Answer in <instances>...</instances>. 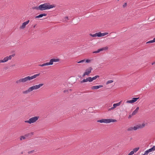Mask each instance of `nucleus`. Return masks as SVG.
Segmentation results:
<instances>
[{
  "label": "nucleus",
  "mask_w": 155,
  "mask_h": 155,
  "mask_svg": "<svg viewBox=\"0 0 155 155\" xmlns=\"http://www.w3.org/2000/svg\"><path fill=\"white\" fill-rule=\"evenodd\" d=\"M55 7L54 4L50 5L49 3H45L39 5L40 10L43 11Z\"/></svg>",
  "instance_id": "nucleus-1"
},
{
  "label": "nucleus",
  "mask_w": 155,
  "mask_h": 155,
  "mask_svg": "<svg viewBox=\"0 0 155 155\" xmlns=\"http://www.w3.org/2000/svg\"><path fill=\"white\" fill-rule=\"evenodd\" d=\"M43 85V84L41 83L39 84L38 85L32 86L29 88L27 90L23 91V93L25 94H27L34 90H37L39 89Z\"/></svg>",
  "instance_id": "nucleus-2"
},
{
  "label": "nucleus",
  "mask_w": 155,
  "mask_h": 155,
  "mask_svg": "<svg viewBox=\"0 0 155 155\" xmlns=\"http://www.w3.org/2000/svg\"><path fill=\"white\" fill-rule=\"evenodd\" d=\"M145 126V124L144 123L142 124H139L136 125L135 126H134L133 127H130L128 128L127 130L128 131H132L133 130H136L137 129L143 128Z\"/></svg>",
  "instance_id": "nucleus-3"
},
{
  "label": "nucleus",
  "mask_w": 155,
  "mask_h": 155,
  "mask_svg": "<svg viewBox=\"0 0 155 155\" xmlns=\"http://www.w3.org/2000/svg\"><path fill=\"white\" fill-rule=\"evenodd\" d=\"M117 120L115 119H102L101 120H98L97 121L98 122L100 123H109L110 122H117Z\"/></svg>",
  "instance_id": "nucleus-4"
},
{
  "label": "nucleus",
  "mask_w": 155,
  "mask_h": 155,
  "mask_svg": "<svg viewBox=\"0 0 155 155\" xmlns=\"http://www.w3.org/2000/svg\"><path fill=\"white\" fill-rule=\"evenodd\" d=\"M39 116H35L30 118L28 120H25V122L28 123L29 124L34 123L36 122L39 118Z\"/></svg>",
  "instance_id": "nucleus-5"
},
{
  "label": "nucleus",
  "mask_w": 155,
  "mask_h": 155,
  "mask_svg": "<svg viewBox=\"0 0 155 155\" xmlns=\"http://www.w3.org/2000/svg\"><path fill=\"white\" fill-rule=\"evenodd\" d=\"M40 74V73L35 74L31 76H28L24 78L25 82H26L28 81H30L31 80L36 78Z\"/></svg>",
  "instance_id": "nucleus-6"
},
{
  "label": "nucleus",
  "mask_w": 155,
  "mask_h": 155,
  "mask_svg": "<svg viewBox=\"0 0 155 155\" xmlns=\"http://www.w3.org/2000/svg\"><path fill=\"white\" fill-rule=\"evenodd\" d=\"M15 56V54H13L12 55L5 57L3 59L0 60V63L7 61L8 60H11L12 58V57H13Z\"/></svg>",
  "instance_id": "nucleus-7"
},
{
  "label": "nucleus",
  "mask_w": 155,
  "mask_h": 155,
  "mask_svg": "<svg viewBox=\"0 0 155 155\" xmlns=\"http://www.w3.org/2000/svg\"><path fill=\"white\" fill-rule=\"evenodd\" d=\"M92 70V68L91 67H90L88 68L86 70L85 72L82 75V77H84L85 75L88 76L89 74L91 72V71Z\"/></svg>",
  "instance_id": "nucleus-8"
},
{
  "label": "nucleus",
  "mask_w": 155,
  "mask_h": 155,
  "mask_svg": "<svg viewBox=\"0 0 155 155\" xmlns=\"http://www.w3.org/2000/svg\"><path fill=\"white\" fill-rule=\"evenodd\" d=\"M60 59L59 58H52L50 61L49 63L50 65H52L53 64L54 62H57L59 61Z\"/></svg>",
  "instance_id": "nucleus-9"
},
{
  "label": "nucleus",
  "mask_w": 155,
  "mask_h": 155,
  "mask_svg": "<svg viewBox=\"0 0 155 155\" xmlns=\"http://www.w3.org/2000/svg\"><path fill=\"white\" fill-rule=\"evenodd\" d=\"M108 47H103V48L99 49H98L97 51H94L93 52V53H99L101 51H102L104 50H106L108 49Z\"/></svg>",
  "instance_id": "nucleus-10"
},
{
  "label": "nucleus",
  "mask_w": 155,
  "mask_h": 155,
  "mask_svg": "<svg viewBox=\"0 0 155 155\" xmlns=\"http://www.w3.org/2000/svg\"><path fill=\"white\" fill-rule=\"evenodd\" d=\"M139 98V97H134L132 98V100L127 101L126 102V103H132L136 101Z\"/></svg>",
  "instance_id": "nucleus-11"
},
{
  "label": "nucleus",
  "mask_w": 155,
  "mask_h": 155,
  "mask_svg": "<svg viewBox=\"0 0 155 155\" xmlns=\"http://www.w3.org/2000/svg\"><path fill=\"white\" fill-rule=\"evenodd\" d=\"M29 20H28L24 22L22 24L21 26H20V29H24L26 26V25H27L29 22Z\"/></svg>",
  "instance_id": "nucleus-12"
},
{
  "label": "nucleus",
  "mask_w": 155,
  "mask_h": 155,
  "mask_svg": "<svg viewBox=\"0 0 155 155\" xmlns=\"http://www.w3.org/2000/svg\"><path fill=\"white\" fill-rule=\"evenodd\" d=\"M25 80L24 78H21L19 80H18L16 81V83L17 84H20L21 82L25 83Z\"/></svg>",
  "instance_id": "nucleus-13"
},
{
  "label": "nucleus",
  "mask_w": 155,
  "mask_h": 155,
  "mask_svg": "<svg viewBox=\"0 0 155 155\" xmlns=\"http://www.w3.org/2000/svg\"><path fill=\"white\" fill-rule=\"evenodd\" d=\"M103 87L102 85H99L97 86H94L91 87V89L92 90H95L99 89L100 88L102 87Z\"/></svg>",
  "instance_id": "nucleus-14"
},
{
  "label": "nucleus",
  "mask_w": 155,
  "mask_h": 155,
  "mask_svg": "<svg viewBox=\"0 0 155 155\" xmlns=\"http://www.w3.org/2000/svg\"><path fill=\"white\" fill-rule=\"evenodd\" d=\"M47 14H46L44 13L40 14L39 15L36 16L35 18H42L43 16H46Z\"/></svg>",
  "instance_id": "nucleus-15"
},
{
  "label": "nucleus",
  "mask_w": 155,
  "mask_h": 155,
  "mask_svg": "<svg viewBox=\"0 0 155 155\" xmlns=\"http://www.w3.org/2000/svg\"><path fill=\"white\" fill-rule=\"evenodd\" d=\"M121 102L122 101H120L117 103L114 104L113 105V107H114V108H115L116 107L120 106L121 103Z\"/></svg>",
  "instance_id": "nucleus-16"
},
{
  "label": "nucleus",
  "mask_w": 155,
  "mask_h": 155,
  "mask_svg": "<svg viewBox=\"0 0 155 155\" xmlns=\"http://www.w3.org/2000/svg\"><path fill=\"white\" fill-rule=\"evenodd\" d=\"M149 152H152L155 150V146H153V147L148 150Z\"/></svg>",
  "instance_id": "nucleus-17"
},
{
  "label": "nucleus",
  "mask_w": 155,
  "mask_h": 155,
  "mask_svg": "<svg viewBox=\"0 0 155 155\" xmlns=\"http://www.w3.org/2000/svg\"><path fill=\"white\" fill-rule=\"evenodd\" d=\"M50 65L49 63V62H47L45 63H44L42 64L39 65V66L41 67H43L45 66H48Z\"/></svg>",
  "instance_id": "nucleus-18"
},
{
  "label": "nucleus",
  "mask_w": 155,
  "mask_h": 155,
  "mask_svg": "<svg viewBox=\"0 0 155 155\" xmlns=\"http://www.w3.org/2000/svg\"><path fill=\"white\" fill-rule=\"evenodd\" d=\"M33 132H31L30 133H28L27 134H26L25 135V137H28V136H30L31 135H33Z\"/></svg>",
  "instance_id": "nucleus-19"
},
{
  "label": "nucleus",
  "mask_w": 155,
  "mask_h": 155,
  "mask_svg": "<svg viewBox=\"0 0 155 155\" xmlns=\"http://www.w3.org/2000/svg\"><path fill=\"white\" fill-rule=\"evenodd\" d=\"M88 81V78H86V79H84L83 80L81 81V83H83L85 82Z\"/></svg>",
  "instance_id": "nucleus-20"
},
{
  "label": "nucleus",
  "mask_w": 155,
  "mask_h": 155,
  "mask_svg": "<svg viewBox=\"0 0 155 155\" xmlns=\"http://www.w3.org/2000/svg\"><path fill=\"white\" fill-rule=\"evenodd\" d=\"M139 147L135 148L133 149V150H132V151H134V152H137L139 150Z\"/></svg>",
  "instance_id": "nucleus-21"
},
{
  "label": "nucleus",
  "mask_w": 155,
  "mask_h": 155,
  "mask_svg": "<svg viewBox=\"0 0 155 155\" xmlns=\"http://www.w3.org/2000/svg\"><path fill=\"white\" fill-rule=\"evenodd\" d=\"M96 34L97 35V36L98 37H101V32H99L98 33H96Z\"/></svg>",
  "instance_id": "nucleus-22"
},
{
  "label": "nucleus",
  "mask_w": 155,
  "mask_h": 155,
  "mask_svg": "<svg viewBox=\"0 0 155 155\" xmlns=\"http://www.w3.org/2000/svg\"><path fill=\"white\" fill-rule=\"evenodd\" d=\"M99 75H97L95 76L94 77L92 78V79L93 81L94 80H95L97 78H99Z\"/></svg>",
  "instance_id": "nucleus-23"
},
{
  "label": "nucleus",
  "mask_w": 155,
  "mask_h": 155,
  "mask_svg": "<svg viewBox=\"0 0 155 155\" xmlns=\"http://www.w3.org/2000/svg\"><path fill=\"white\" fill-rule=\"evenodd\" d=\"M114 81L112 80H109L108 81H107V82L106 83V84H109L113 82Z\"/></svg>",
  "instance_id": "nucleus-24"
},
{
  "label": "nucleus",
  "mask_w": 155,
  "mask_h": 155,
  "mask_svg": "<svg viewBox=\"0 0 155 155\" xmlns=\"http://www.w3.org/2000/svg\"><path fill=\"white\" fill-rule=\"evenodd\" d=\"M155 41L154 40V39H153V40H150V41L148 42H147L146 43L147 44V43H153V42H154Z\"/></svg>",
  "instance_id": "nucleus-25"
},
{
  "label": "nucleus",
  "mask_w": 155,
  "mask_h": 155,
  "mask_svg": "<svg viewBox=\"0 0 155 155\" xmlns=\"http://www.w3.org/2000/svg\"><path fill=\"white\" fill-rule=\"evenodd\" d=\"M39 5L38 6H36L33 8V9H35L37 10H40Z\"/></svg>",
  "instance_id": "nucleus-26"
},
{
  "label": "nucleus",
  "mask_w": 155,
  "mask_h": 155,
  "mask_svg": "<svg viewBox=\"0 0 155 155\" xmlns=\"http://www.w3.org/2000/svg\"><path fill=\"white\" fill-rule=\"evenodd\" d=\"M88 81L89 82H91L93 81L91 77H89L88 78Z\"/></svg>",
  "instance_id": "nucleus-27"
},
{
  "label": "nucleus",
  "mask_w": 155,
  "mask_h": 155,
  "mask_svg": "<svg viewBox=\"0 0 155 155\" xmlns=\"http://www.w3.org/2000/svg\"><path fill=\"white\" fill-rule=\"evenodd\" d=\"M137 112L135 110L131 114V115L133 116L135 115Z\"/></svg>",
  "instance_id": "nucleus-28"
},
{
  "label": "nucleus",
  "mask_w": 155,
  "mask_h": 155,
  "mask_svg": "<svg viewBox=\"0 0 155 155\" xmlns=\"http://www.w3.org/2000/svg\"><path fill=\"white\" fill-rule=\"evenodd\" d=\"M25 138H25V136H21L20 137V140H25Z\"/></svg>",
  "instance_id": "nucleus-29"
},
{
  "label": "nucleus",
  "mask_w": 155,
  "mask_h": 155,
  "mask_svg": "<svg viewBox=\"0 0 155 155\" xmlns=\"http://www.w3.org/2000/svg\"><path fill=\"white\" fill-rule=\"evenodd\" d=\"M85 59H84V60H81L80 61L78 62L77 63H83V62H85Z\"/></svg>",
  "instance_id": "nucleus-30"
},
{
  "label": "nucleus",
  "mask_w": 155,
  "mask_h": 155,
  "mask_svg": "<svg viewBox=\"0 0 155 155\" xmlns=\"http://www.w3.org/2000/svg\"><path fill=\"white\" fill-rule=\"evenodd\" d=\"M108 34L107 32H105L104 33H101V37L104 36Z\"/></svg>",
  "instance_id": "nucleus-31"
},
{
  "label": "nucleus",
  "mask_w": 155,
  "mask_h": 155,
  "mask_svg": "<svg viewBox=\"0 0 155 155\" xmlns=\"http://www.w3.org/2000/svg\"><path fill=\"white\" fill-rule=\"evenodd\" d=\"M90 36H91V37H97V35L96 34V33L95 34H90Z\"/></svg>",
  "instance_id": "nucleus-32"
},
{
  "label": "nucleus",
  "mask_w": 155,
  "mask_h": 155,
  "mask_svg": "<svg viewBox=\"0 0 155 155\" xmlns=\"http://www.w3.org/2000/svg\"><path fill=\"white\" fill-rule=\"evenodd\" d=\"M85 61L87 63H90L91 61V60H90V59H86V60H85Z\"/></svg>",
  "instance_id": "nucleus-33"
},
{
  "label": "nucleus",
  "mask_w": 155,
  "mask_h": 155,
  "mask_svg": "<svg viewBox=\"0 0 155 155\" xmlns=\"http://www.w3.org/2000/svg\"><path fill=\"white\" fill-rule=\"evenodd\" d=\"M150 153L149 151L147 150L145 151L144 152L145 154H146V155H147L148 154Z\"/></svg>",
  "instance_id": "nucleus-34"
},
{
  "label": "nucleus",
  "mask_w": 155,
  "mask_h": 155,
  "mask_svg": "<svg viewBox=\"0 0 155 155\" xmlns=\"http://www.w3.org/2000/svg\"><path fill=\"white\" fill-rule=\"evenodd\" d=\"M134 154V152L131 151L130 153L128 154V155H132Z\"/></svg>",
  "instance_id": "nucleus-35"
},
{
  "label": "nucleus",
  "mask_w": 155,
  "mask_h": 155,
  "mask_svg": "<svg viewBox=\"0 0 155 155\" xmlns=\"http://www.w3.org/2000/svg\"><path fill=\"white\" fill-rule=\"evenodd\" d=\"M114 108H115L113 106L112 107H111V108H109L108 109V110H109V111L111 110H113Z\"/></svg>",
  "instance_id": "nucleus-36"
},
{
  "label": "nucleus",
  "mask_w": 155,
  "mask_h": 155,
  "mask_svg": "<svg viewBox=\"0 0 155 155\" xmlns=\"http://www.w3.org/2000/svg\"><path fill=\"white\" fill-rule=\"evenodd\" d=\"M68 90H65L63 91L64 93H67L68 92Z\"/></svg>",
  "instance_id": "nucleus-37"
},
{
  "label": "nucleus",
  "mask_w": 155,
  "mask_h": 155,
  "mask_svg": "<svg viewBox=\"0 0 155 155\" xmlns=\"http://www.w3.org/2000/svg\"><path fill=\"white\" fill-rule=\"evenodd\" d=\"M139 107H137L136 108V109H135V110H136V111H137V112L139 110Z\"/></svg>",
  "instance_id": "nucleus-38"
},
{
  "label": "nucleus",
  "mask_w": 155,
  "mask_h": 155,
  "mask_svg": "<svg viewBox=\"0 0 155 155\" xmlns=\"http://www.w3.org/2000/svg\"><path fill=\"white\" fill-rule=\"evenodd\" d=\"M127 5V3H125L123 5V7H125Z\"/></svg>",
  "instance_id": "nucleus-39"
},
{
  "label": "nucleus",
  "mask_w": 155,
  "mask_h": 155,
  "mask_svg": "<svg viewBox=\"0 0 155 155\" xmlns=\"http://www.w3.org/2000/svg\"><path fill=\"white\" fill-rule=\"evenodd\" d=\"M65 18L66 19H67V20H68V17L67 16L65 17Z\"/></svg>",
  "instance_id": "nucleus-40"
},
{
  "label": "nucleus",
  "mask_w": 155,
  "mask_h": 155,
  "mask_svg": "<svg viewBox=\"0 0 155 155\" xmlns=\"http://www.w3.org/2000/svg\"><path fill=\"white\" fill-rule=\"evenodd\" d=\"M155 64V62H153L152 63V65H154Z\"/></svg>",
  "instance_id": "nucleus-41"
},
{
  "label": "nucleus",
  "mask_w": 155,
  "mask_h": 155,
  "mask_svg": "<svg viewBox=\"0 0 155 155\" xmlns=\"http://www.w3.org/2000/svg\"><path fill=\"white\" fill-rule=\"evenodd\" d=\"M131 116H132V115H130L129 116V117H128V118H131Z\"/></svg>",
  "instance_id": "nucleus-42"
},
{
  "label": "nucleus",
  "mask_w": 155,
  "mask_h": 155,
  "mask_svg": "<svg viewBox=\"0 0 155 155\" xmlns=\"http://www.w3.org/2000/svg\"><path fill=\"white\" fill-rule=\"evenodd\" d=\"M32 152V151H30L28 152V153L29 154L30 153H31Z\"/></svg>",
  "instance_id": "nucleus-43"
},
{
  "label": "nucleus",
  "mask_w": 155,
  "mask_h": 155,
  "mask_svg": "<svg viewBox=\"0 0 155 155\" xmlns=\"http://www.w3.org/2000/svg\"><path fill=\"white\" fill-rule=\"evenodd\" d=\"M23 152H21V154H23Z\"/></svg>",
  "instance_id": "nucleus-44"
},
{
  "label": "nucleus",
  "mask_w": 155,
  "mask_h": 155,
  "mask_svg": "<svg viewBox=\"0 0 155 155\" xmlns=\"http://www.w3.org/2000/svg\"><path fill=\"white\" fill-rule=\"evenodd\" d=\"M69 91H71V89H69Z\"/></svg>",
  "instance_id": "nucleus-45"
},
{
  "label": "nucleus",
  "mask_w": 155,
  "mask_h": 155,
  "mask_svg": "<svg viewBox=\"0 0 155 155\" xmlns=\"http://www.w3.org/2000/svg\"><path fill=\"white\" fill-rule=\"evenodd\" d=\"M153 39H154V40L155 41V38H154Z\"/></svg>",
  "instance_id": "nucleus-46"
},
{
  "label": "nucleus",
  "mask_w": 155,
  "mask_h": 155,
  "mask_svg": "<svg viewBox=\"0 0 155 155\" xmlns=\"http://www.w3.org/2000/svg\"><path fill=\"white\" fill-rule=\"evenodd\" d=\"M146 155V154H145V153H144V154H142V155Z\"/></svg>",
  "instance_id": "nucleus-47"
},
{
  "label": "nucleus",
  "mask_w": 155,
  "mask_h": 155,
  "mask_svg": "<svg viewBox=\"0 0 155 155\" xmlns=\"http://www.w3.org/2000/svg\"><path fill=\"white\" fill-rule=\"evenodd\" d=\"M35 25L34 26V27L35 28Z\"/></svg>",
  "instance_id": "nucleus-48"
},
{
  "label": "nucleus",
  "mask_w": 155,
  "mask_h": 155,
  "mask_svg": "<svg viewBox=\"0 0 155 155\" xmlns=\"http://www.w3.org/2000/svg\"><path fill=\"white\" fill-rule=\"evenodd\" d=\"M15 66V65H12V66Z\"/></svg>",
  "instance_id": "nucleus-49"
}]
</instances>
